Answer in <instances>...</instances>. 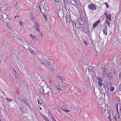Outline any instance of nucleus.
<instances>
[{
  "label": "nucleus",
  "mask_w": 121,
  "mask_h": 121,
  "mask_svg": "<svg viewBox=\"0 0 121 121\" xmlns=\"http://www.w3.org/2000/svg\"><path fill=\"white\" fill-rule=\"evenodd\" d=\"M83 31L85 33L87 34H89L90 32L88 28L84 29L83 30Z\"/></svg>",
  "instance_id": "nucleus-12"
},
{
  "label": "nucleus",
  "mask_w": 121,
  "mask_h": 121,
  "mask_svg": "<svg viewBox=\"0 0 121 121\" xmlns=\"http://www.w3.org/2000/svg\"><path fill=\"white\" fill-rule=\"evenodd\" d=\"M119 89L121 91V84L119 85Z\"/></svg>",
  "instance_id": "nucleus-42"
},
{
  "label": "nucleus",
  "mask_w": 121,
  "mask_h": 121,
  "mask_svg": "<svg viewBox=\"0 0 121 121\" xmlns=\"http://www.w3.org/2000/svg\"><path fill=\"white\" fill-rule=\"evenodd\" d=\"M55 87L59 90H60L62 89L61 87L58 85H56Z\"/></svg>",
  "instance_id": "nucleus-22"
},
{
  "label": "nucleus",
  "mask_w": 121,
  "mask_h": 121,
  "mask_svg": "<svg viewBox=\"0 0 121 121\" xmlns=\"http://www.w3.org/2000/svg\"><path fill=\"white\" fill-rule=\"evenodd\" d=\"M64 5L65 8V9H67L66 6V5L65 4H64Z\"/></svg>",
  "instance_id": "nucleus-44"
},
{
  "label": "nucleus",
  "mask_w": 121,
  "mask_h": 121,
  "mask_svg": "<svg viewBox=\"0 0 121 121\" xmlns=\"http://www.w3.org/2000/svg\"><path fill=\"white\" fill-rule=\"evenodd\" d=\"M6 100L8 101V102H10L13 101V100L12 99H10L8 98H5Z\"/></svg>",
  "instance_id": "nucleus-23"
},
{
  "label": "nucleus",
  "mask_w": 121,
  "mask_h": 121,
  "mask_svg": "<svg viewBox=\"0 0 121 121\" xmlns=\"http://www.w3.org/2000/svg\"><path fill=\"white\" fill-rule=\"evenodd\" d=\"M103 31L104 34H105V36H106L107 35V30H106V29H103Z\"/></svg>",
  "instance_id": "nucleus-18"
},
{
  "label": "nucleus",
  "mask_w": 121,
  "mask_h": 121,
  "mask_svg": "<svg viewBox=\"0 0 121 121\" xmlns=\"http://www.w3.org/2000/svg\"><path fill=\"white\" fill-rule=\"evenodd\" d=\"M14 6L16 7V8L17 9H19V7L18 6V4L17 3L15 2H14Z\"/></svg>",
  "instance_id": "nucleus-16"
},
{
  "label": "nucleus",
  "mask_w": 121,
  "mask_h": 121,
  "mask_svg": "<svg viewBox=\"0 0 121 121\" xmlns=\"http://www.w3.org/2000/svg\"><path fill=\"white\" fill-rule=\"evenodd\" d=\"M31 52L32 54L33 55H34L35 54V52L34 51H32Z\"/></svg>",
  "instance_id": "nucleus-36"
},
{
  "label": "nucleus",
  "mask_w": 121,
  "mask_h": 121,
  "mask_svg": "<svg viewBox=\"0 0 121 121\" xmlns=\"http://www.w3.org/2000/svg\"><path fill=\"white\" fill-rule=\"evenodd\" d=\"M37 101H38V104H39V103H40V101L39 100V99H38L37 100Z\"/></svg>",
  "instance_id": "nucleus-47"
},
{
  "label": "nucleus",
  "mask_w": 121,
  "mask_h": 121,
  "mask_svg": "<svg viewBox=\"0 0 121 121\" xmlns=\"http://www.w3.org/2000/svg\"><path fill=\"white\" fill-rule=\"evenodd\" d=\"M18 23L21 25L23 26L24 24V22L20 20L19 21Z\"/></svg>",
  "instance_id": "nucleus-17"
},
{
  "label": "nucleus",
  "mask_w": 121,
  "mask_h": 121,
  "mask_svg": "<svg viewBox=\"0 0 121 121\" xmlns=\"http://www.w3.org/2000/svg\"><path fill=\"white\" fill-rule=\"evenodd\" d=\"M104 29H106L107 30V26H105V28H104Z\"/></svg>",
  "instance_id": "nucleus-46"
},
{
  "label": "nucleus",
  "mask_w": 121,
  "mask_h": 121,
  "mask_svg": "<svg viewBox=\"0 0 121 121\" xmlns=\"http://www.w3.org/2000/svg\"><path fill=\"white\" fill-rule=\"evenodd\" d=\"M88 7L89 9L93 10H95L97 7L95 4L91 3L88 5Z\"/></svg>",
  "instance_id": "nucleus-2"
},
{
  "label": "nucleus",
  "mask_w": 121,
  "mask_h": 121,
  "mask_svg": "<svg viewBox=\"0 0 121 121\" xmlns=\"http://www.w3.org/2000/svg\"><path fill=\"white\" fill-rule=\"evenodd\" d=\"M64 3H65V4H67L68 2V0H63Z\"/></svg>",
  "instance_id": "nucleus-33"
},
{
  "label": "nucleus",
  "mask_w": 121,
  "mask_h": 121,
  "mask_svg": "<svg viewBox=\"0 0 121 121\" xmlns=\"http://www.w3.org/2000/svg\"><path fill=\"white\" fill-rule=\"evenodd\" d=\"M121 73H119V76H120V74Z\"/></svg>",
  "instance_id": "nucleus-63"
},
{
  "label": "nucleus",
  "mask_w": 121,
  "mask_h": 121,
  "mask_svg": "<svg viewBox=\"0 0 121 121\" xmlns=\"http://www.w3.org/2000/svg\"><path fill=\"white\" fill-rule=\"evenodd\" d=\"M3 18L4 20L5 19H6L8 18L7 15L5 14H4V15H3Z\"/></svg>",
  "instance_id": "nucleus-19"
},
{
  "label": "nucleus",
  "mask_w": 121,
  "mask_h": 121,
  "mask_svg": "<svg viewBox=\"0 0 121 121\" xmlns=\"http://www.w3.org/2000/svg\"><path fill=\"white\" fill-rule=\"evenodd\" d=\"M42 104V103H41L40 104V105H41V104Z\"/></svg>",
  "instance_id": "nucleus-62"
},
{
  "label": "nucleus",
  "mask_w": 121,
  "mask_h": 121,
  "mask_svg": "<svg viewBox=\"0 0 121 121\" xmlns=\"http://www.w3.org/2000/svg\"><path fill=\"white\" fill-rule=\"evenodd\" d=\"M40 114L46 121H49L47 117L44 116L43 114L41 113H40Z\"/></svg>",
  "instance_id": "nucleus-9"
},
{
  "label": "nucleus",
  "mask_w": 121,
  "mask_h": 121,
  "mask_svg": "<svg viewBox=\"0 0 121 121\" xmlns=\"http://www.w3.org/2000/svg\"><path fill=\"white\" fill-rule=\"evenodd\" d=\"M9 20L8 18H7L6 19H5L4 20V22H5L6 23H8L9 22Z\"/></svg>",
  "instance_id": "nucleus-26"
},
{
  "label": "nucleus",
  "mask_w": 121,
  "mask_h": 121,
  "mask_svg": "<svg viewBox=\"0 0 121 121\" xmlns=\"http://www.w3.org/2000/svg\"><path fill=\"white\" fill-rule=\"evenodd\" d=\"M78 23L80 25H83L85 23L84 21L81 18H79L78 19Z\"/></svg>",
  "instance_id": "nucleus-5"
},
{
  "label": "nucleus",
  "mask_w": 121,
  "mask_h": 121,
  "mask_svg": "<svg viewBox=\"0 0 121 121\" xmlns=\"http://www.w3.org/2000/svg\"><path fill=\"white\" fill-rule=\"evenodd\" d=\"M106 111V109L105 108H104L103 109V111L104 113Z\"/></svg>",
  "instance_id": "nucleus-35"
},
{
  "label": "nucleus",
  "mask_w": 121,
  "mask_h": 121,
  "mask_svg": "<svg viewBox=\"0 0 121 121\" xmlns=\"http://www.w3.org/2000/svg\"><path fill=\"white\" fill-rule=\"evenodd\" d=\"M52 120L53 121H56V120L55 119V118H54V119H53Z\"/></svg>",
  "instance_id": "nucleus-53"
},
{
  "label": "nucleus",
  "mask_w": 121,
  "mask_h": 121,
  "mask_svg": "<svg viewBox=\"0 0 121 121\" xmlns=\"http://www.w3.org/2000/svg\"><path fill=\"white\" fill-rule=\"evenodd\" d=\"M58 14L60 18L62 19L64 16V11L62 10H60L58 11Z\"/></svg>",
  "instance_id": "nucleus-1"
},
{
  "label": "nucleus",
  "mask_w": 121,
  "mask_h": 121,
  "mask_svg": "<svg viewBox=\"0 0 121 121\" xmlns=\"http://www.w3.org/2000/svg\"><path fill=\"white\" fill-rule=\"evenodd\" d=\"M57 77L59 79H60V80L62 81V78L61 76L58 75L57 76Z\"/></svg>",
  "instance_id": "nucleus-30"
},
{
  "label": "nucleus",
  "mask_w": 121,
  "mask_h": 121,
  "mask_svg": "<svg viewBox=\"0 0 121 121\" xmlns=\"http://www.w3.org/2000/svg\"><path fill=\"white\" fill-rule=\"evenodd\" d=\"M110 119V121H112L111 119V117L110 118V119Z\"/></svg>",
  "instance_id": "nucleus-57"
},
{
  "label": "nucleus",
  "mask_w": 121,
  "mask_h": 121,
  "mask_svg": "<svg viewBox=\"0 0 121 121\" xmlns=\"http://www.w3.org/2000/svg\"><path fill=\"white\" fill-rule=\"evenodd\" d=\"M35 28H36V30L37 31H39V27L38 28V27Z\"/></svg>",
  "instance_id": "nucleus-40"
},
{
  "label": "nucleus",
  "mask_w": 121,
  "mask_h": 121,
  "mask_svg": "<svg viewBox=\"0 0 121 121\" xmlns=\"http://www.w3.org/2000/svg\"><path fill=\"white\" fill-rule=\"evenodd\" d=\"M41 64H42L43 65H45V64L43 61H41Z\"/></svg>",
  "instance_id": "nucleus-38"
},
{
  "label": "nucleus",
  "mask_w": 121,
  "mask_h": 121,
  "mask_svg": "<svg viewBox=\"0 0 121 121\" xmlns=\"http://www.w3.org/2000/svg\"><path fill=\"white\" fill-rule=\"evenodd\" d=\"M42 15L44 18L46 20L47 19V16L45 13L44 12L42 13Z\"/></svg>",
  "instance_id": "nucleus-21"
},
{
  "label": "nucleus",
  "mask_w": 121,
  "mask_h": 121,
  "mask_svg": "<svg viewBox=\"0 0 121 121\" xmlns=\"http://www.w3.org/2000/svg\"><path fill=\"white\" fill-rule=\"evenodd\" d=\"M49 93V91H48L47 93H44L45 94H48V93Z\"/></svg>",
  "instance_id": "nucleus-50"
},
{
  "label": "nucleus",
  "mask_w": 121,
  "mask_h": 121,
  "mask_svg": "<svg viewBox=\"0 0 121 121\" xmlns=\"http://www.w3.org/2000/svg\"><path fill=\"white\" fill-rule=\"evenodd\" d=\"M21 109L22 113H25L26 112V108L25 106H23L21 108Z\"/></svg>",
  "instance_id": "nucleus-11"
},
{
  "label": "nucleus",
  "mask_w": 121,
  "mask_h": 121,
  "mask_svg": "<svg viewBox=\"0 0 121 121\" xmlns=\"http://www.w3.org/2000/svg\"><path fill=\"white\" fill-rule=\"evenodd\" d=\"M46 64L48 65H50V62L47 60H44Z\"/></svg>",
  "instance_id": "nucleus-25"
},
{
  "label": "nucleus",
  "mask_w": 121,
  "mask_h": 121,
  "mask_svg": "<svg viewBox=\"0 0 121 121\" xmlns=\"http://www.w3.org/2000/svg\"><path fill=\"white\" fill-rule=\"evenodd\" d=\"M17 17H19V16L18 15L17 16Z\"/></svg>",
  "instance_id": "nucleus-58"
},
{
  "label": "nucleus",
  "mask_w": 121,
  "mask_h": 121,
  "mask_svg": "<svg viewBox=\"0 0 121 121\" xmlns=\"http://www.w3.org/2000/svg\"><path fill=\"white\" fill-rule=\"evenodd\" d=\"M17 17V16H15L14 17V18H16Z\"/></svg>",
  "instance_id": "nucleus-59"
},
{
  "label": "nucleus",
  "mask_w": 121,
  "mask_h": 121,
  "mask_svg": "<svg viewBox=\"0 0 121 121\" xmlns=\"http://www.w3.org/2000/svg\"><path fill=\"white\" fill-rule=\"evenodd\" d=\"M65 17L66 22L68 23L71 20L70 17L68 15H66L65 16Z\"/></svg>",
  "instance_id": "nucleus-8"
},
{
  "label": "nucleus",
  "mask_w": 121,
  "mask_h": 121,
  "mask_svg": "<svg viewBox=\"0 0 121 121\" xmlns=\"http://www.w3.org/2000/svg\"><path fill=\"white\" fill-rule=\"evenodd\" d=\"M1 62V61L0 60V63Z\"/></svg>",
  "instance_id": "nucleus-64"
},
{
  "label": "nucleus",
  "mask_w": 121,
  "mask_h": 121,
  "mask_svg": "<svg viewBox=\"0 0 121 121\" xmlns=\"http://www.w3.org/2000/svg\"><path fill=\"white\" fill-rule=\"evenodd\" d=\"M104 4L106 5V7H107V8H108L109 7V5H108L107 4V3H105Z\"/></svg>",
  "instance_id": "nucleus-37"
},
{
  "label": "nucleus",
  "mask_w": 121,
  "mask_h": 121,
  "mask_svg": "<svg viewBox=\"0 0 121 121\" xmlns=\"http://www.w3.org/2000/svg\"><path fill=\"white\" fill-rule=\"evenodd\" d=\"M29 50L31 52L32 51H33L32 49L31 48L30 49H29Z\"/></svg>",
  "instance_id": "nucleus-45"
},
{
  "label": "nucleus",
  "mask_w": 121,
  "mask_h": 121,
  "mask_svg": "<svg viewBox=\"0 0 121 121\" xmlns=\"http://www.w3.org/2000/svg\"><path fill=\"white\" fill-rule=\"evenodd\" d=\"M62 107L61 108L62 109L64 112H70V111L69 110H66V108H64L63 106H62Z\"/></svg>",
  "instance_id": "nucleus-13"
},
{
  "label": "nucleus",
  "mask_w": 121,
  "mask_h": 121,
  "mask_svg": "<svg viewBox=\"0 0 121 121\" xmlns=\"http://www.w3.org/2000/svg\"><path fill=\"white\" fill-rule=\"evenodd\" d=\"M6 26V27H7V28H8V27H9V26L7 25H7Z\"/></svg>",
  "instance_id": "nucleus-54"
},
{
  "label": "nucleus",
  "mask_w": 121,
  "mask_h": 121,
  "mask_svg": "<svg viewBox=\"0 0 121 121\" xmlns=\"http://www.w3.org/2000/svg\"><path fill=\"white\" fill-rule=\"evenodd\" d=\"M14 76H15V78L16 79H17V77L16 76V75H14Z\"/></svg>",
  "instance_id": "nucleus-51"
},
{
  "label": "nucleus",
  "mask_w": 121,
  "mask_h": 121,
  "mask_svg": "<svg viewBox=\"0 0 121 121\" xmlns=\"http://www.w3.org/2000/svg\"><path fill=\"white\" fill-rule=\"evenodd\" d=\"M83 42L85 43L86 45H87V43L86 41H83Z\"/></svg>",
  "instance_id": "nucleus-43"
},
{
  "label": "nucleus",
  "mask_w": 121,
  "mask_h": 121,
  "mask_svg": "<svg viewBox=\"0 0 121 121\" xmlns=\"http://www.w3.org/2000/svg\"><path fill=\"white\" fill-rule=\"evenodd\" d=\"M114 119H117V118H116V117H114Z\"/></svg>",
  "instance_id": "nucleus-55"
},
{
  "label": "nucleus",
  "mask_w": 121,
  "mask_h": 121,
  "mask_svg": "<svg viewBox=\"0 0 121 121\" xmlns=\"http://www.w3.org/2000/svg\"><path fill=\"white\" fill-rule=\"evenodd\" d=\"M102 83V82H101V81H99L98 82V84L100 86H102V85L101 84Z\"/></svg>",
  "instance_id": "nucleus-29"
},
{
  "label": "nucleus",
  "mask_w": 121,
  "mask_h": 121,
  "mask_svg": "<svg viewBox=\"0 0 121 121\" xmlns=\"http://www.w3.org/2000/svg\"><path fill=\"white\" fill-rule=\"evenodd\" d=\"M52 119H54V117H53V116L52 115Z\"/></svg>",
  "instance_id": "nucleus-49"
},
{
  "label": "nucleus",
  "mask_w": 121,
  "mask_h": 121,
  "mask_svg": "<svg viewBox=\"0 0 121 121\" xmlns=\"http://www.w3.org/2000/svg\"><path fill=\"white\" fill-rule=\"evenodd\" d=\"M52 82V80H50L49 81V83H51Z\"/></svg>",
  "instance_id": "nucleus-48"
},
{
  "label": "nucleus",
  "mask_w": 121,
  "mask_h": 121,
  "mask_svg": "<svg viewBox=\"0 0 121 121\" xmlns=\"http://www.w3.org/2000/svg\"><path fill=\"white\" fill-rule=\"evenodd\" d=\"M97 79L99 81H101L102 82V80L99 77H98L97 78Z\"/></svg>",
  "instance_id": "nucleus-27"
},
{
  "label": "nucleus",
  "mask_w": 121,
  "mask_h": 121,
  "mask_svg": "<svg viewBox=\"0 0 121 121\" xmlns=\"http://www.w3.org/2000/svg\"><path fill=\"white\" fill-rule=\"evenodd\" d=\"M39 8L40 9V10H41V8H40V6H39Z\"/></svg>",
  "instance_id": "nucleus-60"
},
{
  "label": "nucleus",
  "mask_w": 121,
  "mask_h": 121,
  "mask_svg": "<svg viewBox=\"0 0 121 121\" xmlns=\"http://www.w3.org/2000/svg\"><path fill=\"white\" fill-rule=\"evenodd\" d=\"M43 34L42 33H40V35H41V36H43Z\"/></svg>",
  "instance_id": "nucleus-52"
},
{
  "label": "nucleus",
  "mask_w": 121,
  "mask_h": 121,
  "mask_svg": "<svg viewBox=\"0 0 121 121\" xmlns=\"http://www.w3.org/2000/svg\"><path fill=\"white\" fill-rule=\"evenodd\" d=\"M107 72V69H105L103 70V77L105 76Z\"/></svg>",
  "instance_id": "nucleus-10"
},
{
  "label": "nucleus",
  "mask_w": 121,
  "mask_h": 121,
  "mask_svg": "<svg viewBox=\"0 0 121 121\" xmlns=\"http://www.w3.org/2000/svg\"><path fill=\"white\" fill-rule=\"evenodd\" d=\"M72 24L73 27H74L77 29H78L80 27V25L77 21H76L75 22H72Z\"/></svg>",
  "instance_id": "nucleus-3"
},
{
  "label": "nucleus",
  "mask_w": 121,
  "mask_h": 121,
  "mask_svg": "<svg viewBox=\"0 0 121 121\" xmlns=\"http://www.w3.org/2000/svg\"><path fill=\"white\" fill-rule=\"evenodd\" d=\"M105 19V23L107 24L108 26H110V22L108 21V19Z\"/></svg>",
  "instance_id": "nucleus-20"
},
{
  "label": "nucleus",
  "mask_w": 121,
  "mask_h": 121,
  "mask_svg": "<svg viewBox=\"0 0 121 121\" xmlns=\"http://www.w3.org/2000/svg\"><path fill=\"white\" fill-rule=\"evenodd\" d=\"M30 36L31 37L32 39L33 40H35L37 39V37H36L34 35H32L30 34Z\"/></svg>",
  "instance_id": "nucleus-14"
},
{
  "label": "nucleus",
  "mask_w": 121,
  "mask_h": 121,
  "mask_svg": "<svg viewBox=\"0 0 121 121\" xmlns=\"http://www.w3.org/2000/svg\"><path fill=\"white\" fill-rule=\"evenodd\" d=\"M104 64H103L101 66V68L102 69H104Z\"/></svg>",
  "instance_id": "nucleus-39"
},
{
  "label": "nucleus",
  "mask_w": 121,
  "mask_h": 121,
  "mask_svg": "<svg viewBox=\"0 0 121 121\" xmlns=\"http://www.w3.org/2000/svg\"><path fill=\"white\" fill-rule=\"evenodd\" d=\"M38 27V28L39 27V25L37 23L35 25V28H36Z\"/></svg>",
  "instance_id": "nucleus-34"
},
{
  "label": "nucleus",
  "mask_w": 121,
  "mask_h": 121,
  "mask_svg": "<svg viewBox=\"0 0 121 121\" xmlns=\"http://www.w3.org/2000/svg\"><path fill=\"white\" fill-rule=\"evenodd\" d=\"M108 112L109 113V119H110V118L112 117L113 115V113L111 109L109 110Z\"/></svg>",
  "instance_id": "nucleus-6"
},
{
  "label": "nucleus",
  "mask_w": 121,
  "mask_h": 121,
  "mask_svg": "<svg viewBox=\"0 0 121 121\" xmlns=\"http://www.w3.org/2000/svg\"><path fill=\"white\" fill-rule=\"evenodd\" d=\"M24 46L25 47H29V43L27 42H25L23 43Z\"/></svg>",
  "instance_id": "nucleus-24"
},
{
  "label": "nucleus",
  "mask_w": 121,
  "mask_h": 121,
  "mask_svg": "<svg viewBox=\"0 0 121 121\" xmlns=\"http://www.w3.org/2000/svg\"><path fill=\"white\" fill-rule=\"evenodd\" d=\"M55 2L56 3H58L59 1V0H55Z\"/></svg>",
  "instance_id": "nucleus-41"
},
{
  "label": "nucleus",
  "mask_w": 121,
  "mask_h": 121,
  "mask_svg": "<svg viewBox=\"0 0 121 121\" xmlns=\"http://www.w3.org/2000/svg\"><path fill=\"white\" fill-rule=\"evenodd\" d=\"M100 22V20L99 19L98 21L95 22L93 25V27L95 28L98 25V24Z\"/></svg>",
  "instance_id": "nucleus-7"
},
{
  "label": "nucleus",
  "mask_w": 121,
  "mask_h": 121,
  "mask_svg": "<svg viewBox=\"0 0 121 121\" xmlns=\"http://www.w3.org/2000/svg\"><path fill=\"white\" fill-rule=\"evenodd\" d=\"M116 108L117 110V112L118 113L119 111L118 110V104H117L116 105Z\"/></svg>",
  "instance_id": "nucleus-28"
},
{
  "label": "nucleus",
  "mask_w": 121,
  "mask_h": 121,
  "mask_svg": "<svg viewBox=\"0 0 121 121\" xmlns=\"http://www.w3.org/2000/svg\"><path fill=\"white\" fill-rule=\"evenodd\" d=\"M16 55L18 57L20 55L19 53L17 52H15Z\"/></svg>",
  "instance_id": "nucleus-31"
},
{
  "label": "nucleus",
  "mask_w": 121,
  "mask_h": 121,
  "mask_svg": "<svg viewBox=\"0 0 121 121\" xmlns=\"http://www.w3.org/2000/svg\"><path fill=\"white\" fill-rule=\"evenodd\" d=\"M114 90V88L113 87H112L110 88V91H113Z\"/></svg>",
  "instance_id": "nucleus-32"
},
{
  "label": "nucleus",
  "mask_w": 121,
  "mask_h": 121,
  "mask_svg": "<svg viewBox=\"0 0 121 121\" xmlns=\"http://www.w3.org/2000/svg\"><path fill=\"white\" fill-rule=\"evenodd\" d=\"M46 8L45 9V8H44L45 9H46V10L47 9V8Z\"/></svg>",
  "instance_id": "nucleus-61"
},
{
  "label": "nucleus",
  "mask_w": 121,
  "mask_h": 121,
  "mask_svg": "<svg viewBox=\"0 0 121 121\" xmlns=\"http://www.w3.org/2000/svg\"><path fill=\"white\" fill-rule=\"evenodd\" d=\"M108 79H110L112 77V73L110 72L108 73Z\"/></svg>",
  "instance_id": "nucleus-15"
},
{
  "label": "nucleus",
  "mask_w": 121,
  "mask_h": 121,
  "mask_svg": "<svg viewBox=\"0 0 121 121\" xmlns=\"http://www.w3.org/2000/svg\"><path fill=\"white\" fill-rule=\"evenodd\" d=\"M104 14L106 16L107 19L109 21H112L111 16L109 14L107 13H104Z\"/></svg>",
  "instance_id": "nucleus-4"
},
{
  "label": "nucleus",
  "mask_w": 121,
  "mask_h": 121,
  "mask_svg": "<svg viewBox=\"0 0 121 121\" xmlns=\"http://www.w3.org/2000/svg\"><path fill=\"white\" fill-rule=\"evenodd\" d=\"M39 108L40 110H42V108H41L40 107Z\"/></svg>",
  "instance_id": "nucleus-56"
}]
</instances>
